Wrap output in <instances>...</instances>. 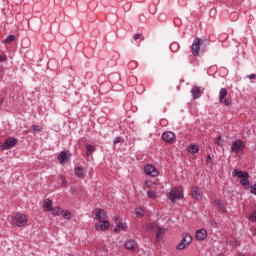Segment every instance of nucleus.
Instances as JSON below:
<instances>
[{
    "instance_id": "10",
    "label": "nucleus",
    "mask_w": 256,
    "mask_h": 256,
    "mask_svg": "<svg viewBox=\"0 0 256 256\" xmlns=\"http://www.w3.org/2000/svg\"><path fill=\"white\" fill-rule=\"evenodd\" d=\"M143 169L145 175H148V177H157L159 175V170L154 165L146 164Z\"/></svg>"
},
{
    "instance_id": "33",
    "label": "nucleus",
    "mask_w": 256,
    "mask_h": 256,
    "mask_svg": "<svg viewBox=\"0 0 256 256\" xmlns=\"http://www.w3.org/2000/svg\"><path fill=\"white\" fill-rule=\"evenodd\" d=\"M15 41V35H9L5 39V43H13Z\"/></svg>"
},
{
    "instance_id": "1",
    "label": "nucleus",
    "mask_w": 256,
    "mask_h": 256,
    "mask_svg": "<svg viewBox=\"0 0 256 256\" xmlns=\"http://www.w3.org/2000/svg\"><path fill=\"white\" fill-rule=\"evenodd\" d=\"M232 176L233 177H237L240 180V185H242V187H245V189H249V174L248 172L239 170V169H235L232 172Z\"/></svg>"
},
{
    "instance_id": "2",
    "label": "nucleus",
    "mask_w": 256,
    "mask_h": 256,
    "mask_svg": "<svg viewBox=\"0 0 256 256\" xmlns=\"http://www.w3.org/2000/svg\"><path fill=\"white\" fill-rule=\"evenodd\" d=\"M27 216L23 213H16L12 216V225L13 227H25L28 223Z\"/></svg>"
},
{
    "instance_id": "17",
    "label": "nucleus",
    "mask_w": 256,
    "mask_h": 256,
    "mask_svg": "<svg viewBox=\"0 0 256 256\" xmlns=\"http://www.w3.org/2000/svg\"><path fill=\"white\" fill-rule=\"evenodd\" d=\"M125 247L129 251H136V249H138L139 246L137 245V241H135L133 239H129V240L126 241Z\"/></svg>"
},
{
    "instance_id": "20",
    "label": "nucleus",
    "mask_w": 256,
    "mask_h": 256,
    "mask_svg": "<svg viewBox=\"0 0 256 256\" xmlns=\"http://www.w3.org/2000/svg\"><path fill=\"white\" fill-rule=\"evenodd\" d=\"M127 224L118 222L116 227L114 228L115 233H119V231H126L127 230Z\"/></svg>"
},
{
    "instance_id": "27",
    "label": "nucleus",
    "mask_w": 256,
    "mask_h": 256,
    "mask_svg": "<svg viewBox=\"0 0 256 256\" xmlns=\"http://www.w3.org/2000/svg\"><path fill=\"white\" fill-rule=\"evenodd\" d=\"M41 131H43V127L39 125H32L30 128L31 133H41Z\"/></svg>"
},
{
    "instance_id": "28",
    "label": "nucleus",
    "mask_w": 256,
    "mask_h": 256,
    "mask_svg": "<svg viewBox=\"0 0 256 256\" xmlns=\"http://www.w3.org/2000/svg\"><path fill=\"white\" fill-rule=\"evenodd\" d=\"M148 199H157V192L150 189L147 191Z\"/></svg>"
},
{
    "instance_id": "21",
    "label": "nucleus",
    "mask_w": 256,
    "mask_h": 256,
    "mask_svg": "<svg viewBox=\"0 0 256 256\" xmlns=\"http://www.w3.org/2000/svg\"><path fill=\"white\" fill-rule=\"evenodd\" d=\"M163 235H165V228L159 227L156 230V241H157V243H159V241H161V239H163Z\"/></svg>"
},
{
    "instance_id": "23",
    "label": "nucleus",
    "mask_w": 256,
    "mask_h": 256,
    "mask_svg": "<svg viewBox=\"0 0 256 256\" xmlns=\"http://www.w3.org/2000/svg\"><path fill=\"white\" fill-rule=\"evenodd\" d=\"M58 161L61 165H63V163L67 161V152L65 151L60 152V154L58 155Z\"/></svg>"
},
{
    "instance_id": "40",
    "label": "nucleus",
    "mask_w": 256,
    "mask_h": 256,
    "mask_svg": "<svg viewBox=\"0 0 256 256\" xmlns=\"http://www.w3.org/2000/svg\"><path fill=\"white\" fill-rule=\"evenodd\" d=\"M3 61H7V56L0 55V63H3Z\"/></svg>"
},
{
    "instance_id": "14",
    "label": "nucleus",
    "mask_w": 256,
    "mask_h": 256,
    "mask_svg": "<svg viewBox=\"0 0 256 256\" xmlns=\"http://www.w3.org/2000/svg\"><path fill=\"white\" fill-rule=\"evenodd\" d=\"M191 95L193 99H199L201 95H203V91H201V86H192Z\"/></svg>"
},
{
    "instance_id": "31",
    "label": "nucleus",
    "mask_w": 256,
    "mask_h": 256,
    "mask_svg": "<svg viewBox=\"0 0 256 256\" xmlns=\"http://www.w3.org/2000/svg\"><path fill=\"white\" fill-rule=\"evenodd\" d=\"M143 215H145V210L143 208H136V216L143 217Z\"/></svg>"
},
{
    "instance_id": "29",
    "label": "nucleus",
    "mask_w": 256,
    "mask_h": 256,
    "mask_svg": "<svg viewBox=\"0 0 256 256\" xmlns=\"http://www.w3.org/2000/svg\"><path fill=\"white\" fill-rule=\"evenodd\" d=\"M61 215L63 219H66V220L71 219V212L69 210H62Z\"/></svg>"
},
{
    "instance_id": "26",
    "label": "nucleus",
    "mask_w": 256,
    "mask_h": 256,
    "mask_svg": "<svg viewBox=\"0 0 256 256\" xmlns=\"http://www.w3.org/2000/svg\"><path fill=\"white\" fill-rule=\"evenodd\" d=\"M50 211L54 217H58V215H61L63 210H61V207L57 206L52 208Z\"/></svg>"
},
{
    "instance_id": "15",
    "label": "nucleus",
    "mask_w": 256,
    "mask_h": 256,
    "mask_svg": "<svg viewBox=\"0 0 256 256\" xmlns=\"http://www.w3.org/2000/svg\"><path fill=\"white\" fill-rule=\"evenodd\" d=\"M196 239L197 241H205L207 239V230L205 228L197 230Z\"/></svg>"
},
{
    "instance_id": "12",
    "label": "nucleus",
    "mask_w": 256,
    "mask_h": 256,
    "mask_svg": "<svg viewBox=\"0 0 256 256\" xmlns=\"http://www.w3.org/2000/svg\"><path fill=\"white\" fill-rule=\"evenodd\" d=\"M107 219V212L103 209L97 208L95 210V220L96 221H105Z\"/></svg>"
},
{
    "instance_id": "41",
    "label": "nucleus",
    "mask_w": 256,
    "mask_h": 256,
    "mask_svg": "<svg viewBox=\"0 0 256 256\" xmlns=\"http://www.w3.org/2000/svg\"><path fill=\"white\" fill-rule=\"evenodd\" d=\"M206 163L207 165H209L211 163V155H207V158H206Z\"/></svg>"
},
{
    "instance_id": "11",
    "label": "nucleus",
    "mask_w": 256,
    "mask_h": 256,
    "mask_svg": "<svg viewBox=\"0 0 256 256\" xmlns=\"http://www.w3.org/2000/svg\"><path fill=\"white\" fill-rule=\"evenodd\" d=\"M109 221L107 220H98L95 224L96 231H107L109 229Z\"/></svg>"
},
{
    "instance_id": "22",
    "label": "nucleus",
    "mask_w": 256,
    "mask_h": 256,
    "mask_svg": "<svg viewBox=\"0 0 256 256\" xmlns=\"http://www.w3.org/2000/svg\"><path fill=\"white\" fill-rule=\"evenodd\" d=\"M155 185L157 182H153L152 180H145L144 181V189H155Z\"/></svg>"
},
{
    "instance_id": "6",
    "label": "nucleus",
    "mask_w": 256,
    "mask_h": 256,
    "mask_svg": "<svg viewBox=\"0 0 256 256\" xmlns=\"http://www.w3.org/2000/svg\"><path fill=\"white\" fill-rule=\"evenodd\" d=\"M17 145V140L16 138L9 137L0 145L1 151H7L8 149H13Z\"/></svg>"
},
{
    "instance_id": "5",
    "label": "nucleus",
    "mask_w": 256,
    "mask_h": 256,
    "mask_svg": "<svg viewBox=\"0 0 256 256\" xmlns=\"http://www.w3.org/2000/svg\"><path fill=\"white\" fill-rule=\"evenodd\" d=\"M219 102L226 107H230L233 104L231 99L227 98V89L221 88L219 92Z\"/></svg>"
},
{
    "instance_id": "8",
    "label": "nucleus",
    "mask_w": 256,
    "mask_h": 256,
    "mask_svg": "<svg viewBox=\"0 0 256 256\" xmlns=\"http://www.w3.org/2000/svg\"><path fill=\"white\" fill-rule=\"evenodd\" d=\"M203 41L201 38H195L193 40L192 46H191V51L194 57H199V49H201Z\"/></svg>"
},
{
    "instance_id": "34",
    "label": "nucleus",
    "mask_w": 256,
    "mask_h": 256,
    "mask_svg": "<svg viewBox=\"0 0 256 256\" xmlns=\"http://www.w3.org/2000/svg\"><path fill=\"white\" fill-rule=\"evenodd\" d=\"M249 221H251V223H256V211L250 214Z\"/></svg>"
},
{
    "instance_id": "42",
    "label": "nucleus",
    "mask_w": 256,
    "mask_h": 256,
    "mask_svg": "<svg viewBox=\"0 0 256 256\" xmlns=\"http://www.w3.org/2000/svg\"><path fill=\"white\" fill-rule=\"evenodd\" d=\"M256 78V75L255 74H250L248 75V79H255Z\"/></svg>"
},
{
    "instance_id": "32",
    "label": "nucleus",
    "mask_w": 256,
    "mask_h": 256,
    "mask_svg": "<svg viewBox=\"0 0 256 256\" xmlns=\"http://www.w3.org/2000/svg\"><path fill=\"white\" fill-rule=\"evenodd\" d=\"M170 49H171V51H173L174 53L177 52V51H179V44H177V43H172V44L170 45Z\"/></svg>"
},
{
    "instance_id": "30",
    "label": "nucleus",
    "mask_w": 256,
    "mask_h": 256,
    "mask_svg": "<svg viewBox=\"0 0 256 256\" xmlns=\"http://www.w3.org/2000/svg\"><path fill=\"white\" fill-rule=\"evenodd\" d=\"M214 205H216V207L220 208L222 211L225 209V205L223 204V201L219 199L214 201Z\"/></svg>"
},
{
    "instance_id": "3",
    "label": "nucleus",
    "mask_w": 256,
    "mask_h": 256,
    "mask_svg": "<svg viewBox=\"0 0 256 256\" xmlns=\"http://www.w3.org/2000/svg\"><path fill=\"white\" fill-rule=\"evenodd\" d=\"M167 199L172 201V203H175V201H178L179 199L183 198V189L174 187L171 189V191L167 194Z\"/></svg>"
},
{
    "instance_id": "43",
    "label": "nucleus",
    "mask_w": 256,
    "mask_h": 256,
    "mask_svg": "<svg viewBox=\"0 0 256 256\" xmlns=\"http://www.w3.org/2000/svg\"><path fill=\"white\" fill-rule=\"evenodd\" d=\"M253 235L254 237H256V229L253 231Z\"/></svg>"
},
{
    "instance_id": "35",
    "label": "nucleus",
    "mask_w": 256,
    "mask_h": 256,
    "mask_svg": "<svg viewBox=\"0 0 256 256\" xmlns=\"http://www.w3.org/2000/svg\"><path fill=\"white\" fill-rule=\"evenodd\" d=\"M59 179H60L62 185H64V187L67 186V179L65 178V176L60 175Z\"/></svg>"
},
{
    "instance_id": "7",
    "label": "nucleus",
    "mask_w": 256,
    "mask_h": 256,
    "mask_svg": "<svg viewBox=\"0 0 256 256\" xmlns=\"http://www.w3.org/2000/svg\"><path fill=\"white\" fill-rule=\"evenodd\" d=\"M245 150V142L243 140H236L232 143L231 151L232 153H241Z\"/></svg>"
},
{
    "instance_id": "18",
    "label": "nucleus",
    "mask_w": 256,
    "mask_h": 256,
    "mask_svg": "<svg viewBox=\"0 0 256 256\" xmlns=\"http://www.w3.org/2000/svg\"><path fill=\"white\" fill-rule=\"evenodd\" d=\"M157 229H159V224H157L156 222H150L144 226V230L150 233H153V231H157Z\"/></svg>"
},
{
    "instance_id": "9",
    "label": "nucleus",
    "mask_w": 256,
    "mask_h": 256,
    "mask_svg": "<svg viewBox=\"0 0 256 256\" xmlns=\"http://www.w3.org/2000/svg\"><path fill=\"white\" fill-rule=\"evenodd\" d=\"M162 139L165 143L173 145L177 141V136L172 131H167L162 134Z\"/></svg>"
},
{
    "instance_id": "36",
    "label": "nucleus",
    "mask_w": 256,
    "mask_h": 256,
    "mask_svg": "<svg viewBox=\"0 0 256 256\" xmlns=\"http://www.w3.org/2000/svg\"><path fill=\"white\" fill-rule=\"evenodd\" d=\"M210 225H211V227H213L214 229H217V227H219V224H218L217 221H215V220H211V221H210Z\"/></svg>"
},
{
    "instance_id": "25",
    "label": "nucleus",
    "mask_w": 256,
    "mask_h": 256,
    "mask_svg": "<svg viewBox=\"0 0 256 256\" xmlns=\"http://www.w3.org/2000/svg\"><path fill=\"white\" fill-rule=\"evenodd\" d=\"M188 151H189V153H192V154L199 153V145L190 144L188 147Z\"/></svg>"
},
{
    "instance_id": "4",
    "label": "nucleus",
    "mask_w": 256,
    "mask_h": 256,
    "mask_svg": "<svg viewBox=\"0 0 256 256\" xmlns=\"http://www.w3.org/2000/svg\"><path fill=\"white\" fill-rule=\"evenodd\" d=\"M182 237L181 242L177 244V249L180 251L189 247V244L193 241V237L189 233H184Z\"/></svg>"
},
{
    "instance_id": "44",
    "label": "nucleus",
    "mask_w": 256,
    "mask_h": 256,
    "mask_svg": "<svg viewBox=\"0 0 256 256\" xmlns=\"http://www.w3.org/2000/svg\"><path fill=\"white\" fill-rule=\"evenodd\" d=\"M117 221H119V218H118V217H116L115 223H117Z\"/></svg>"
},
{
    "instance_id": "37",
    "label": "nucleus",
    "mask_w": 256,
    "mask_h": 256,
    "mask_svg": "<svg viewBox=\"0 0 256 256\" xmlns=\"http://www.w3.org/2000/svg\"><path fill=\"white\" fill-rule=\"evenodd\" d=\"M221 139H222V137H221V135H219V136L214 140L215 145H221Z\"/></svg>"
},
{
    "instance_id": "19",
    "label": "nucleus",
    "mask_w": 256,
    "mask_h": 256,
    "mask_svg": "<svg viewBox=\"0 0 256 256\" xmlns=\"http://www.w3.org/2000/svg\"><path fill=\"white\" fill-rule=\"evenodd\" d=\"M51 209H53V201H51V199H49V198H46L43 201V210L46 213H49V211H51Z\"/></svg>"
},
{
    "instance_id": "13",
    "label": "nucleus",
    "mask_w": 256,
    "mask_h": 256,
    "mask_svg": "<svg viewBox=\"0 0 256 256\" xmlns=\"http://www.w3.org/2000/svg\"><path fill=\"white\" fill-rule=\"evenodd\" d=\"M74 173L79 179H85V176L87 175V170H85V168L81 166H76L74 168Z\"/></svg>"
},
{
    "instance_id": "39",
    "label": "nucleus",
    "mask_w": 256,
    "mask_h": 256,
    "mask_svg": "<svg viewBox=\"0 0 256 256\" xmlns=\"http://www.w3.org/2000/svg\"><path fill=\"white\" fill-rule=\"evenodd\" d=\"M134 41H138V39H141V34L137 33L133 36Z\"/></svg>"
},
{
    "instance_id": "16",
    "label": "nucleus",
    "mask_w": 256,
    "mask_h": 256,
    "mask_svg": "<svg viewBox=\"0 0 256 256\" xmlns=\"http://www.w3.org/2000/svg\"><path fill=\"white\" fill-rule=\"evenodd\" d=\"M191 193L192 197L197 201H201V199H203V192L198 187L192 188Z\"/></svg>"
},
{
    "instance_id": "24",
    "label": "nucleus",
    "mask_w": 256,
    "mask_h": 256,
    "mask_svg": "<svg viewBox=\"0 0 256 256\" xmlns=\"http://www.w3.org/2000/svg\"><path fill=\"white\" fill-rule=\"evenodd\" d=\"M86 155L89 157V155H92L93 153H95L96 148L95 146L91 145V144H86Z\"/></svg>"
},
{
    "instance_id": "38",
    "label": "nucleus",
    "mask_w": 256,
    "mask_h": 256,
    "mask_svg": "<svg viewBox=\"0 0 256 256\" xmlns=\"http://www.w3.org/2000/svg\"><path fill=\"white\" fill-rule=\"evenodd\" d=\"M117 143H121V137H116V138L113 140V144H114V145H117Z\"/></svg>"
}]
</instances>
